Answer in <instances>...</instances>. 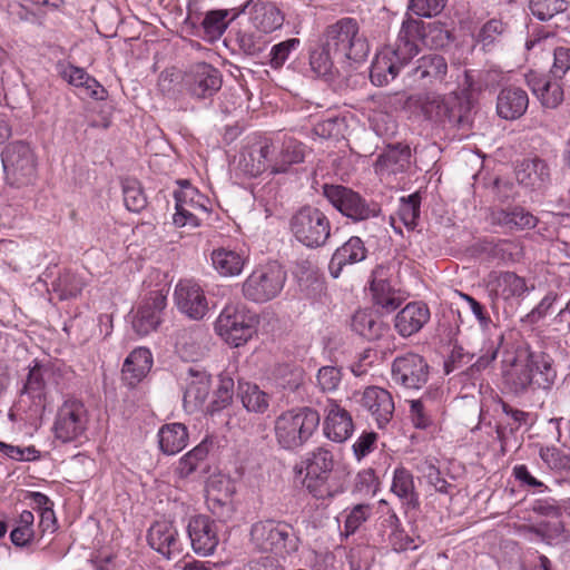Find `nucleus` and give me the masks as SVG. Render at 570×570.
<instances>
[{
  "label": "nucleus",
  "mask_w": 570,
  "mask_h": 570,
  "mask_svg": "<svg viewBox=\"0 0 570 570\" xmlns=\"http://www.w3.org/2000/svg\"><path fill=\"white\" fill-rule=\"evenodd\" d=\"M569 2L567 0H530L529 9L534 18L540 21H549L552 18L566 13Z\"/></svg>",
  "instance_id": "51"
},
{
  "label": "nucleus",
  "mask_w": 570,
  "mask_h": 570,
  "mask_svg": "<svg viewBox=\"0 0 570 570\" xmlns=\"http://www.w3.org/2000/svg\"><path fill=\"white\" fill-rule=\"evenodd\" d=\"M235 491V485L229 479L210 480L207 485L206 501L212 513L223 520L230 519L235 511L233 502Z\"/></svg>",
  "instance_id": "26"
},
{
  "label": "nucleus",
  "mask_w": 570,
  "mask_h": 570,
  "mask_svg": "<svg viewBox=\"0 0 570 570\" xmlns=\"http://www.w3.org/2000/svg\"><path fill=\"white\" fill-rule=\"evenodd\" d=\"M89 426V412L82 401L68 397L58 407L52 432L61 443H72L86 436Z\"/></svg>",
  "instance_id": "12"
},
{
  "label": "nucleus",
  "mask_w": 570,
  "mask_h": 570,
  "mask_svg": "<svg viewBox=\"0 0 570 570\" xmlns=\"http://www.w3.org/2000/svg\"><path fill=\"white\" fill-rule=\"evenodd\" d=\"M552 358L546 353H530L525 363H517L503 373L504 387L514 395L537 389L549 390L557 377Z\"/></svg>",
  "instance_id": "2"
},
{
  "label": "nucleus",
  "mask_w": 570,
  "mask_h": 570,
  "mask_svg": "<svg viewBox=\"0 0 570 570\" xmlns=\"http://www.w3.org/2000/svg\"><path fill=\"white\" fill-rule=\"evenodd\" d=\"M248 261L249 256L245 250L232 247H217L210 254L212 266L222 277L240 275Z\"/></svg>",
  "instance_id": "32"
},
{
  "label": "nucleus",
  "mask_w": 570,
  "mask_h": 570,
  "mask_svg": "<svg viewBox=\"0 0 570 570\" xmlns=\"http://www.w3.org/2000/svg\"><path fill=\"white\" fill-rule=\"evenodd\" d=\"M350 470L346 465L336 466L333 472L307 483V491L317 500H333L345 493L350 484Z\"/></svg>",
  "instance_id": "28"
},
{
  "label": "nucleus",
  "mask_w": 570,
  "mask_h": 570,
  "mask_svg": "<svg viewBox=\"0 0 570 570\" xmlns=\"http://www.w3.org/2000/svg\"><path fill=\"white\" fill-rule=\"evenodd\" d=\"M249 535L252 544L257 550L271 552L281 558L297 552L299 548V538L294 528L281 520H259L252 525Z\"/></svg>",
  "instance_id": "5"
},
{
  "label": "nucleus",
  "mask_w": 570,
  "mask_h": 570,
  "mask_svg": "<svg viewBox=\"0 0 570 570\" xmlns=\"http://www.w3.org/2000/svg\"><path fill=\"white\" fill-rule=\"evenodd\" d=\"M360 403L368 411L379 428H384L393 416L394 402L385 389L379 386L366 387L361 395Z\"/></svg>",
  "instance_id": "29"
},
{
  "label": "nucleus",
  "mask_w": 570,
  "mask_h": 570,
  "mask_svg": "<svg viewBox=\"0 0 570 570\" xmlns=\"http://www.w3.org/2000/svg\"><path fill=\"white\" fill-rule=\"evenodd\" d=\"M420 104L429 120L458 128L469 126L470 101L463 94L454 90L449 95L428 92L420 99Z\"/></svg>",
  "instance_id": "7"
},
{
  "label": "nucleus",
  "mask_w": 570,
  "mask_h": 570,
  "mask_svg": "<svg viewBox=\"0 0 570 570\" xmlns=\"http://www.w3.org/2000/svg\"><path fill=\"white\" fill-rule=\"evenodd\" d=\"M209 452V445L203 441L185 455H183L175 469L176 474L179 478H187L195 472L198 465L207 458Z\"/></svg>",
  "instance_id": "50"
},
{
  "label": "nucleus",
  "mask_w": 570,
  "mask_h": 570,
  "mask_svg": "<svg viewBox=\"0 0 570 570\" xmlns=\"http://www.w3.org/2000/svg\"><path fill=\"white\" fill-rule=\"evenodd\" d=\"M316 381L323 392H333L342 381V371L337 366H323L317 372Z\"/></svg>",
  "instance_id": "64"
},
{
  "label": "nucleus",
  "mask_w": 570,
  "mask_h": 570,
  "mask_svg": "<svg viewBox=\"0 0 570 570\" xmlns=\"http://www.w3.org/2000/svg\"><path fill=\"white\" fill-rule=\"evenodd\" d=\"M147 541L151 549L167 559L175 558L181 552L179 533L171 521L154 522L148 530Z\"/></svg>",
  "instance_id": "25"
},
{
  "label": "nucleus",
  "mask_w": 570,
  "mask_h": 570,
  "mask_svg": "<svg viewBox=\"0 0 570 570\" xmlns=\"http://www.w3.org/2000/svg\"><path fill=\"white\" fill-rule=\"evenodd\" d=\"M153 365V355L148 348L138 347L134 350L125 360L122 365V379L135 386L150 371Z\"/></svg>",
  "instance_id": "39"
},
{
  "label": "nucleus",
  "mask_w": 570,
  "mask_h": 570,
  "mask_svg": "<svg viewBox=\"0 0 570 570\" xmlns=\"http://www.w3.org/2000/svg\"><path fill=\"white\" fill-rule=\"evenodd\" d=\"M238 394L244 407L249 412L264 413L268 409V395L256 384L239 382Z\"/></svg>",
  "instance_id": "49"
},
{
  "label": "nucleus",
  "mask_w": 570,
  "mask_h": 570,
  "mask_svg": "<svg viewBox=\"0 0 570 570\" xmlns=\"http://www.w3.org/2000/svg\"><path fill=\"white\" fill-rule=\"evenodd\" d=\"M35 515L29 510H23L17 521V527L11 531V542L17 547L29 544L35 535Z\"/></svg>",
  "instance_id": "52"
},
{
  "label": "nucleus",
  "mask_w": 570,
  "mask_h": 570,
  "mask_svg": "<svg viewBox=\"0 0 570 570\" xmlns=\"http://www.w3.org/2000/svg\"><path fill=\"white\" fill-rule=\"evenodd\" d=\"M324 412V435L336 443L348 440L354 432L351 413L334 399H327Z\"/></svg>",
  "instance_id": "23"
},
{
  "label": "nucleus",
  "mask_w": 570,
  "mask_h": 570,
  "mask_svg": "<svg viewBox=\"0 0 570 570\" xmlns=\"http://www.w3.org/2000/svg\"><path fill=\"white\" fill-rule=\"evenodd\" d=\"M535 531L548 544H559L568 539V533L560 518L539 523Z\"/></svg>",
  "instance_id": "60"
},
{
  "label": "nucleus",
  "mask_w": 570,
  "mask_h": 570,
  "mask_svg": "<svg viewBox=\"0 0 570 570\" xmlns=\"http://www.w3.org/2000/svg\"><path fill=\"white\" fill-rule=\"evenodd\" d=\"M61 376V371L56 364L35 362L29 370L21 396L30 397L36 410L43 411L48 395L51 391L58 390Z\"/></svg>",
  "instance_id": "15"
},
{
  "label": "nucleus",
  "mask_w": 570,
  "mask_h": 570,
  "mask_svg": "<svg viewBox=\"0 0 570 570\" xmlns=\"http://www.w3.org/2000/svg\"><path fill=\"white\" fill-rule=\"evenodd\" d=\"M229 11L222 10H213L206 13L203 20V28L205 33L212 39H218L228 27V17Z\"/></svg>",
  "instance_id": "57"
},
{
  "label": "nucleus",
  "mask_w": 570,
  "mask_h": 570,
  "mask_svg": "<svg viewBox=\"0 0 570 570\" xmlns=\"http://www.w3.org/2000/svg\"><path fill=\"white\" fill-rule=\"evenodd\" d=\"M448 62L438 53L424 55L416 60L415 67L409 73L414 83L420 87H438L445 82Z\"/></svg>",
  "instance_id": "24"
},
{
  "label": "nucleus",
  "mask_w": 570,
  "mask_h": 570,
  "mask_svg": "<svg viewBox=\"0 0 570 570\" xmlns=\"http://www.w3.org/2000/svg\"><path fill=\"white\" fill-rule=\"evenodd\" d=\"M425 37L423 21L406 19L402 22L394 45L379 49L371 63L370 78L373 85L383 87L394 80L417 53L419 40Z\"/></svg>",
  "instance_id": "1"
},
{
  "label": "nucleus",
  "mask_w": 570,
  "mask_h": 570,
  "mask_svg": "<svg viewBox=\"0 0 570 570\" xmlns=\"http://www.w3.org/2000/svg\"><path fill=\"white\" fill-rule=\"evenodd\" d=\"M559 79L550 80L546 76L529 75L527 82L533 95L546 108H557L563 101V88Z\"/></svg>",
  "instance_id": "37"
},
{
  "label": "nucleus",
  "mask_w": 570,
  "mask_h": 570,
  "mask_svg": "<svg viewBox=\"0 0 570 570\" xmlns=\"http://www.w3.org/2000/svg\"><path fill=\"white\" fill-rule=\"evenodd\" d=\"M420 205L421 197L416 193L400 199L397 216L409 229H413L416 226L420 216Z\"/></svg>",
  "instance_id": "54"
},
{
  "label": "nucleus",
  "mask_w": 570,
  "mask_h": 570,
  "mask_svg": "<svg viewBox=\"0 0 570 570\" xmlns=\"http://www.w3.org/2000/svg\"><path fill=\"white\" fill-rule=\"evenodd\" d=\"M374 507L370 503H357L345 508L337 517V522H343L342 535L350 537L370 520Z\"/></svg>",
  "instance_id": "45"
},
{
  "label": "nucleus",
  "mask_w": 570,
  "mask_h": 570,
  "mask_svg": "<svg viewBox=\"0 0 570 570\" xmlns=\"http://www.w3.org/2000/svg\"><path fill=\"white\" fill-rule=\"evenodd\" d=\"M86 285L87 282L81 274L63 269L51 282V289L62 301L77 297Z\"/></svg>",
  "instance_id": "46"
},
{
  "label": "nucleus",
  "mask_w": 570,
  "mask_h": 570,
  "mask_svg": "<svg viewBox=\"0 0 570 570\" xmlns=\"http://www.w3.org/2000/svg\"><path fill=\"white\" fill-rule=\"evenodd\" d=\"M515 177L524 187L540 189L550 180V169L543 159H524L518 167Z\"/></svg>",
  "instance_id": "38"
},
{
  "label": "nucleus",
  "mask_w": 570,
  "mask_h": 570,
  "mask_svg": "<svg viewBox=\"0 0 570 570\" xmlns=\"http://www.w3.org/2000/svg\"><path fill=\"white\" fill-rule=\"evenodd\" d=\"M333 50L323 42L322 47L311 51L309 66L316 77H325L331 73L333 67Z\"/></svg>",
  "instance_id": "56"
},
{
  "label": "nucleus",
  "mask_w": 570,
  "mask_h": 570,
  "mask_svg": "<svg viewBox=\"0 0 570 570\" xmlns=\"http://www.w3.org/2000/svg\"><path fill=\"white\" fill-rule=\"evenodd\" d=\"M323 42L334 56L355 62L363 61L370 52L368 41L354 18H342L327 26Z\"/></svg>",
  "instance_id": "6"
},
{
  "label": "nucleus",
  "mask_w": 570,
  "mask_h": 570,
  "mask_svg": "<svg viewBox=\"0 0 570 570\" xmlns=\"http://www.w3.org/2000/svg\"><path fill=\"white\" fill-rule=\"evenodd\" d=\"M323 195L336 210L354 222L377 217L381 213L379 204L367 202L358 193L342 185L325 184Z\"/></svg>",
  "instance_id": "13"
},
{
  "label": "nucleus",
  "mask_w": 570,
  "mask_h": 570,
  "mask_svg": "<svg viewBox=\"0 0 570 570\" xmlns=\"http://www.w3.org/2000/svg\"><path fill=\"white\" fill-rule=\"evenodd\" d=\"M288 228L297 243L315 249L326 244L332 225L326 214L320 208L303 206L291 216Z\"/></svg>",
  "instance_id": "8"
},
{
  "label": "nucleus",
  "mask_w": 570,
  "mask_h": 570,
  "mask_svg": "<svg viewBox=\"0 0 570 570\" xmlns=\"http://www.w3.org/2000/svg\"><path fill=\"white\" fill-rule=\"evenodd\" d=\"M411 151L409 146H390L375 161L377 174H395L403 171L410 164Z\"/></svg>",
  "instance_id": "43"
},
{
  "label": "nucleus",
  "mask_w": 570,
  "mask_h": 570,
  "mask_svg": "<svg viewBox=\"0 0 570 570\" xmlns=\"http://www.w3.org/2000/svg\"><path fill=\"white\" fill-rule=\"evenodd\" d=\"M370 289L374 305L383 312L391 313L401 305V298L387 281L384 267L373 271Z\"/></svg>",
  "instance_id": "35"
},
{
  "label": "nucleus",
  "mask_w": 570,
  "mask_h": 570,
  "mask_svg": "<svg viewBox=\"0 0 570 570\" xmlns=\"http://www.w3.org/2000/svg\"><path fill=\"white\" fill-rule=\"evenodd\" d=\"M430 309L423 302L406 304L395 316V328L403 337L417 333L430 320Z\"/></svg>",
  "instance_id": "33"
},
{
  "label": "nucleus",
  "mask_w": 570,
  "mask_h": 570,
  "mask_svg": "<svg viewBox=\"0 0 570 570\" xmlns=\"http://www.w3.org/2000/svg\"><path fill=\"white\" fill-rule=\"evenodd\" d=\"M234 395V380L229 375H220L217 390L215 392V400L210 405V411H219L226 407L233 400Z\"/></svg>",
  "instance_id": "62"
},
{
  "label": "nucleus",
  "mask_w": 570,
  "mask_h": 570,
  "mask_svg": "<svg viewBox=\"0 0 570 570\" xmlns=\"http://www.w3.org/2000/svg\"><path fill=\"white\" fill-rule=\"evenodd\" d=\"M301 46L298 38H289L272 46L269 50L268 65L272 69H281L288 60L292 52L296 51Z\"/></svg>",
  "instance_id": "55"
},
{
  "label": "nucleus",
  "mask_w": 570,
  "mask_h": 570,
  "mask_svg": "<svg viewBox=\"0 0 570 570\" xmlns=\"http://www.w3.org/2000/svg\"><path fill=\"white\" fill-rule=\"evenodd\" d=\"M208 341L207 331L203 326L196 325L176 333L175 347L183 360L196 362L205 355Z\"/></svg>",
  "instance_id": "27"
},
{
  "label": "nucleus",
  "mask_w": 570,
  "mask_h": 570,
  "mask_svg": "<svg viewBox=\"0 0 570 570\" xmlns=\"http://www.w3.org/2000/svg\"><path fill=\"white\" fill-rule=\"evenodd\" d=\"M160 451L167 455H175L188 444V431L183 423L173 422L164 424L157 433Z\"/></svg>",
  "instance_id": "40"
},
{
  "label": "nucleus",
  "mask_w": 570,
  "mask_h": 570,
  "mask_svg": "<svg viewBox=\"0 0 570 570\" xmlns=\"http://www.w3.org/2000/svg\"><path fill=\"white\" fill-rule=\"evenodd\" d=\"M490 292L494 299H501L505 307L515 308L534 289L532 284L514 272H500L491 276Z\"/></svg>",
  "instance_id": "17"
},
{
  "label": "nucleus",
  "mask_w": 570,
  "mask_h": 570,
  "mask_svg": "<svg viewBox=\"0 0 570 570\" xmlns=\"http://www.w3.org/2000/svg\"><path fill=\"white\" fill-rule=\"evenodd\" d=\"M429 379V365L415 353L397 356L392 364V380L405 389L420 390Z\"/></svg>",
  "instance_id": "18"
},
{
  "label": "nucleus",
  "mask_w": 570,
  "mask_h": 570,
  "mask_svg": "<svg viewBox=\"0 0 570 570\" xmlns=\"http://www.w3.org/2000/svg\"><path fill=\"white\" fill-rule=\"evenodd\" d=\"M367 249L363 240L357 236L350 237L333 254L330 262V272L334 278H337L346 265L360 263L365 259Z\"/></svg>",
  "instance_id": "36"
},
{
  "label": "nucleus",
  "mask_w": 570,
  "mask_h": 570,
  "mask_svg": "<svg viewBox=\"0 0 570 570\" xmlns=\"http://www.w3.org/2000/svg\"><path fill=\"white\" fill-rule=\"evenodd\" d=\"M255 28L269 33L279 29L284 23V14L273 2L257 3L252 17Z\"/></svg>",
  "instance_id": "47"
},
{
  "label": "nucleus",
  "mask_w": 570,
  "mask_h": 570,
  "mask_svg": "<svg viewBox=\"0 0 570 570\" xmlns=\"http://www.w3.org/2000/svg\"><path fill=\"white\" fill-rule=\"evenodd\" d=\"M250 165H246V173L258 176L266 169L273 174L286 173L294 164L304 159L303 145L293 138L266 139L258 149L249 154Z\"/></svg>",
  "instance_id": "3"
},
{
  "label": "nucleus",
  "mask_w": 570,
  "mask_h": 570,
  "mask_svg": "<svg viewBox=\"0 0 570 570\" xmlns=\"http://www.w3.org/2000/svg\"><path fill=\"white\" fill-rule=\"evenodd\" d=\"M391 491L409 508H414L419 503L413 474L404 466L394 469Z\"/></svg>",
  "instance_id": "44"
},
{
  "label": "nucleus",
  "mask_w": 570,
  "mask_h": 570,
  "mask_svg": "<svg viewBox=\"0 0 570 570\" xmlns=\"http://www.w3.org/2000/svg\"><path fill=\"white\" fill-rule=\"evenodd\" d=\"M166 296L159 291L145 297L132 313L131 325L138 335H147L155 331L161 322V313L166 307Z\"/></svg>",
  "instance_id": "22"
},
{
  "label": "nucleus",
  "mask_w": 570,
  "mask_h": 570,
  "mask_svg": "<svg viewBox=\"0 0 570 570\" xmlns=\"http://www.w3.org/2000/svg\"><path fill=\"white\" fill-rule=\"evenodd\" d=\"M0 452L4 456L19 462L36 461L40 458V451L33 445L18 446L2 441H0Z\"/></svg>",
  "instance_id": "63"
},
{
  "label": "nucleus",
  "mask_w": 570,
  "mask_h": 570,
  "mask_svg": "<svg viewBox=\"0 0 570 570\" xmlns=\"http://www.w3.org/2000/svg\"><path fill=\"white\" fill-rule=\"evenodd\" d=\"M368 120L374 132L382 138H391L397 131V125L392 115L383 111H373Z\"/></svg>",
  "instance_id": "61"
},
{
  "label": "nucleus",
  "mask_w": 570,
  "mask_h": 570,
  "mask_svg": "<svg viewBox=\"0 0 570 570\" xmlns=\"http://www.w3.org/2000/svg\"><path fill=\"white\" fill-rule=\"evenodd\" d=\"M381 542L386 543L395 552L416 550L424 540L420 535L409 534L402 528L401 520L394 510L389 509L380 521Z\"/></svg>",
  "instance_id": "20"
},
{
  "label": "nucleus",
  "mask_w": 570,
  "mask_h": 570,
  "mask_svg": "<svg viewBox=\"0 0 570 570\" xmlns=\"http://www.w3.org/2000/svg\"><path fill=\"white\" fill-rule=\"evenodd\" d=\"M187 534L194 552L203 557L212 556L220 541L217 522L205 514H197L189 519Z\"/></svg>",
  "instance_id": "19"
},
{
  "label": "nucleus",
  "mask_w": 570,
  "mask_h": 570,
  "mask_svg": "<svg viewBox=\"0 0 570 570\" xmlns=\"http://www.w3.org/2000/svg\"><path fill=\"white\" fill-rule=\"evenodd\" d=\"M492 220L494 224L510 230L532 229L538 224V218L520 206L494 212L492 214Z\"/></svg>",
  "instance_id": "41"
},
{
  "label": "nucleus",
  "mask_w": 570,
  "mask_h": 570,
  "mask_svg": "<svg viewBox=\"0 0 570 570\" xmlns=\"http://www.w3.org/2000/svg\"><path fill=\"white\" fill-rule=\"evenodd\" d=\"M174 196L176 213L173 223L177 227H199L203 217L212 212L210 199L187 181L181 184V188L175 191Z\"/></svg>",
  "instance_id": "14"
},
{
  "label": "nucleus",
  "mask_w": 570,
  "mask_h": 570,
  "mask_svg": "<svg viewBox=\"0 0 570 570\" xmlns=\"http://www.w3.org/2000/svg\"><path fill=\"white\" fill-rule=\"evenodd\" d=\"M344 464H336L333 453L324 448H318L313 451L306 460V474L304 484L311 483L331 472L336 470V466Z\"/></svg>",
  "instance_id": "42"
},
{
  "label": "nucleus",
  "mask_w": 570,
  "mask_h": 570,
  "mask_svg": "<svg viewBox=\"0 0 570 570\" xmlns=\"http://www.w3.org/2000/svg\"><path fill=\"white\" fill-rule=\"evenodd\" d=\"M502 340L503 336L498 335L495 338L484 341L481 348V355L470 367V372L472 374L484 371L497 358Z\"/></svg>",
  "instance_id": "59"
},
{
  "label": "nucleus",
  "mask_w": 570,
  "mask_h": 570,
  "mask_svg": "<svg viewBox=\"0 0 570 570\" xmlns=\"http://www.w3.org/2000/svg\"><path fill=\"white\" fill-rule=\"evenodd\" d=\"M286 272L277 262L257 265L242 284L243 296L254 303H266L279 295Z\"/></svg>",
  "instance_id": "11"
},
{
  "label": "nucleus",
  "mask_w": 570,
  "mask_h": 570,
  "mask_svg": "<svg viewBox=\"0 0 570 570\" xmlns=\"http://www.w3.org/2000/svg\"><path fill=\"white\" fill-rule=\"evenodd\" d=\"M552 55L551 75L554 79L564 80L570 83V47L564 45L557 46Z\"/></svg>",
  "instance_id": "58"
},
{
  "label": "nucleus",
  "mask_w": 570,
  "mask_h": 570,
  "mask_svg": "<svg viewBox=\"0 0 570 570\" xmlns=\"http://www.w3.org/2000/svg\"><path fill=\"white\" fill-rule=\"evenodd\" d=\"M59 68L62 79L69 85L79 88L88 97L96 100H104L106 98V89L83 68L71 63H62Z\"/></svg>",
  "instance_id": "34"
},
{
  "label": "nucleus",
  "mask_w": 570,
  "mask_h": 570,
  "mask_svg": "<svg viewBox=\"0 0 570 570\" xmlns=\"http://www.w3.org/2000/svg\"><path fill=\"white\" fill-rule=\"evenodd\" d=\"M6 180L14 187L32 184L38 174V156L35 148L24 140L8 144L1 153Z\"/></svg>",
  "instance_id": "9"
},
{
  "label": "nucleus",
  "mask_w": 570,
  "mask_h": 570,
  "mask_svg": "<svg viewBox=\"0 0 570 570\" xmlns=\"http://www.w3.org/2000/svg\"><path fill=\"white\" fill-rule=\"evenodd\" d=\"M122 194L124 204L128 210L139 213L146 207L147 198L136 179H125L122 181Z\"/></svg>",
  "instance_id": "53"
},
{
  "label": "nucleus",
  "mask_w": 570,
  "mask_h": 570,
  "mask_svg": "<svg viewBox=\"0 0 570 570\" xmlns=\"http://www.w3.org/2000/svg\"><path fill=\"white\" fill-rule=\"evenodd\" d=\"M210 387V375L206 371L189 367L183 399L185 411L188 413L199 411L209 395Z\"/></svg>",
  "instance_id": "30"
},
{
  "label": "nucleus",
  "mask_w": 570,
  "mask_h": 570,
  "mask_svg": "<svg viewBox=\"0 0 570 570\" xmlns=\"http://www.w3.org/2000/svg\"><path fill=\"white\" fill-rule=\"evenodd\" d=\"M257 318L245 305H226L214 323L215 333L228 345L239 347L256 332Z\"/></svg>",
  "instance_id": "10"
},
{
  "label": "nucleus",
  "mask_w": 570,
  "mask_h": 570,
  "mask_svg": "<svg viewBox=\"0 0 570 570\" xmlns=\"http://www.w3.org/2000/svg\"><path fill=\"white\" fill-rule=\"evenodd\" d=\"M352 330L368 341L382 336L385 326L372 312L367 309L356 311L351 322Z\"/></svg>",
  "instance_id": "48"
},
{
  "label": "nucleus",
  "mask_w": 570,
  "mask_h": 570,
  "mask_svg": "<svg viewBox=\"0 0 570 570\" xmlns=\"http://www.w3.org/2000/svg\"><path fill=\"white\" fill-rule=\"evenodd\" d=\"M497 114L504 120L521 118L529 107L527 91L517 86L503 87L497 97Z\"/></svg>",
  "instance_id": "31"
},
{
  "label": "nucleus",
  "mask_w": 570,
  "mask_h": 570,
  "mask_svg": "<svg viewBox=\"0 0 570 570\" xmlns=\"http://www.w3.org/2000/svg\"><path fill=\"white\" fill-rule=\"evenodd\" d=\"M174 296L177 308L191 320H203L209 311L203 288L191 279L180 281Z\"/></svg>",
  "instance_id": "21"
},
{
  "label": "nucleus",
  "mask_w": 570,
  "mask_h": 570,
  "mask_svg": "<svg viewBox=\"0 0 570 570\" xmlns=\"http://www.w3.org/2000/svg\"><path fill=\"white\" fill-rule=\"evenodd\" d=\"M320 421L318 412L308 406L285 411L275 420L276 441L285 450H297L311 439Z\"/></svg>",
  "instance_id": "4"
},
{
  "label": "nucleus",
  "mask_w": 570,
  "mask_h": 570,
  "mask_svg": "<svg viewBox=\"0 0 570 570\" xmlns=\"http://www.w3.org/2000/svg\"><path fill=\"white\" fill-rule=\"evenodd\" d=\"M220 71L206 62L191 65L181 79L183 88L196 99L212 98L222 88Z\"/></svg>",
  "instance_id": "16"
}]
</instances>
